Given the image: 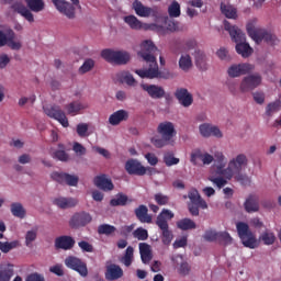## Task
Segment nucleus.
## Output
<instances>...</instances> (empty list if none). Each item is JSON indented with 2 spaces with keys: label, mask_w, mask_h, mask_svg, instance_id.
I'll list each match as a JSON object with an SVG mask.
<instances>
[{
  "label": "nucleus",
  "mask_w": 281,
  "mask_h": 281,
  "mask_svg": "<svg viewBox=\"0 0 281 281\" xmlns=\"http://www.w3.org/2000/svg\"><path fill=\"white\" fill-rule=\"evenodd\" d=\"M78 247H80L86 254H93V245H91L89 241L81 240L78 243Z\"/></svg>",
  "instance_id": "nucleus-60"
},
{
  "label": "nucleus",
  "mask_w": 281,
  "mask_h": 281,
  "mask_svg": "<svg viewBox=\"0 0 281 281\" xmlns=\"http://www.w3.org/2000/svg\"><path fill=\"white\" fill-rule=\"evenodd\" d=\"M134 214L139 223H153V215L148 214V206L140 204L134 210Z\"/></svg>",
  "instance_id": "nucleus-26"
},
{
  "label": "nucleus",
  "mask_w": 281,
  "mask_h": 281,
  "mask_svg": "<svg viewBox=\"0 0 281 281\" xmlns=\"http://www.w3.org/2000/svg\"><path fill=\"white\" fill-rule=\"evenodd\" d=\"M175 218V213L168 209H162V211L156 217V225L161 232V243L162 245H170L172 243V231H170V226L168 225V221H172Z\"/></svg>",
  "instance_id": "nucleus-6"
},
{
  "label": "nucleus",
  "mask_w": 281,
  "mask_h": 281,
  "mask_svg": "<svg viewBox=\"0 0 281 281\" xmlns=\"http://www.w3.org/2000/svg\"><path fill=\"white\" fill-rule=\"evenodd\" d=\"M168 14L171 19H177L181 16V4L177 2V0H173L171 4L168 8Z\"/></svg>",
  "instance_id": "nucleus-40"
},
{
  "label": "nucleus",
  "mask_w": 281,
  "mask_h": 281,
  "mask_svg": "<svg viewBox=\"0 0 281 281\" xmlns=\"http://www.w3.org/2000/svg\"><path fill=\"white\" fill-rule=\"evenodd\" d=\"M93 67H95V60H93L92 58H87L83 61V64L79 67L78 71L81 75L89 74V71H91Z\"/></svg>",
  "instance_id": "nucleus-43"
},
{
  "label": "nucleus",
  "mask_w": 281,
  "mask_h": 281,
  "mask_svg": "<svg viewBox=\"0 0 281 281\" xmlns=\"http://www.w3.org/2000/svg\"><path fill=\"white\" fill-rule=\"evenodd\" d=\"M199 131L202 137H217V139H221V137H223V132H221V128L210 123L201 124L199 126Z\"/></svg>",
  "instance_id": "nucleus-21"
},
{
  "label": "nucleus",
  "mask_w": 281,
  "mask_h": 281,
  "mask_svg": "<svg viewBox=\"0 0 281 281\" xmlns=\"http://www.w3.org/2000/svg\"><path fill=\"white\" fill-rule=\"evenodd\" d=\"M218 164L215 169L216 175H221L224 179L229 180L234 175L243 172V168L247 167L248 160L245 154H239L228 162V167L225 169V156L221 155Z\"/></svg>",
  "instance_id": "nucleus-2"
},
{
  "label": "nucleus",
  "mask_w": 281,
  "mask_h": 281,
  "mask_svg": "<svg viewBox=\"0 0 281 281\" xmlns=\"http://www.w3.org/2000/svg\"><path fill=\"white\" fill-rule=\"evenodd\" d=\"M157 46L150 40H146L140 44V50L138 56L147 64L148 68L136 69L135 74L139 78H147L148 80H155V78H162V80H168L170 78V72H164L159 70V65L157 64V57H155V50Z\"/></svg>",
  "instance_id": "nucleus-1"
},
{
  "label": "nucleus",
  "mask_w": 281,
  "mask_h": 281,
  "mask_svg": "<svg viewBox=\"0 0 281 281\" xmlns=\"http://www.w3.org/2000/svg\"><path fill=\"white\" fill-rule=\"evenodd\" d=\"M89 108V103L82 101H72L65 105L68 115H78L80 111H85Z\"/></svg>",
  "instance_id": "nucleus-28"
},
{
  "label": "nucleus",
  "mask_w": 281,
  "mask_h": 281,
  "mask_svg": "<svg viewBox=\"0 0 281 281\" xmlns=\"http://www.w3.org/2000/svg\"><path fill=\"white\" fill-rule=\"evenodd\" d=\"M117 228L115 226L110 225V224H101L98 227V234H104L105 236H111V234H114Z\"/></svg>",
  "instance_id": "nucleus-50"
},
{
  "label": "nucleus",
  "mask_w": 281,
  "mask_h": 281,
  "mask_svg": "<svg viewBox=\"0 0 281 281\" xmlns=\"http://www.w3.org/2000/svg\"><path fill=\"white\" fill-rule=\"evenodd\" d=\"M92 217L91 214L87 212H80L72 215L70 218L69 225L72 229H78V227H85V225H89L91 223Z\"/></svg>",
  "instance_id": "nucleus-20"
},
{
  "label": "nucleus",
  "mask_w": 281,
  "mask_h": 281,
  "mask_svg": "<svg viewBox=\"0 0 281 281\" xmlns=\"http://www.w3.org/2000/svg\"><path fill=\"white\" fill-rule=\"evenodd\" d=\"M173 95L184 109L192 106V103L194 102V97H192V93H190L187 88H178Z\"/></svg>",
  "instance_id": "nucleus-18"
},
{
  "label": "nucleus",
  "mask_w": 281,
  "mask_h": 281,
  "mask_svg": "<svg viewBox=\"0 0 281 281\" xmlns=\"http://www.w3.org/2000/svg\"><path fill=\"white\" fill-rule=\"evenodd\" d=\"M280 111H281V100L280 99L268 103L266 106V115L268 117H273V115H276V113H280Z\"/></svg>",
  "instance_id": "nucleus-34"
},
{
  "label": "nucleus",
  "mask_w": 281,
  "mask_h": 281,
  "mask_svg": "<svg viewBox=\"0 0 281 281\" xmlns=\"http://www.w3.org/2000/svg\"><path fill=\"white\" fill-rule=\"evenodd\" d=\"M72 150L77 155H86L87 154V148H85V146H82V144H80V143H74Z\"/></svg>",
  "instance_id": "nucleus-62"
},
{
  "label": "nucleus",
  "mask_w": 281,
  "mask_h": 281,
  "mask_svg": "<svg viewBox=\"0 0 281 281\" xmlns=\"http://www.w3.org/2000/svg\"><path fill=\"white\" fill-rule=\"evenodd\" d=\"M236 181L240 183L241 186H249L251 183V179L247 175H244L241 172L234 173Z\"/></svg>",
  "instance_id": "nucleus-55"
},
{
  "label": "nucleus",
  "mask_w": 281,
  "mask_h": 281,
  "mask_svg": "<svg viewBox=\"0 0 281 281\" xmlns=\"http://www.w3.org/2000/svg\"><path fill=\"white\" fill-rule=\"evenodd\" d=\"M65 265L68 269L76 271L81 276V278H87L89 276V269L87 268V262L82 259L74 256H69L65 259Z\"/></svg>",
  "instance_id": "nucleus-10"
},
{
  "label": "nucleus",
  "mask_w": 281,
  "mask_h": 281,
  "mask_svg": "<svg viewBox=\"0 0 281 281\" xmlns=\"http://www.w3.org/2000/svg\"><path fill=\"white\" fill-rule=\"evenodd\" d=\"M128 120V111L126 110H119L112 113L109 117V123L111 126H119L122 122H126Z\"/></svg>",
  "instance_id": "nucleus-30"
},
{
  "label": "nucleus",
  "mask_w": 281,
  "mask_h": 281,
  "mask_svg": "<svg viewBox=\"0 0 281 281\" xmlns=\"http://www.w3.org/2000/svg\"><path fill=\"white\" fill-rule=\"evenodd\" d=\"M121 79L122 82H126L128 87H135V85H137V80H135V77H133L131 72H123Z\"/></svg>",
  "instance_id": "nucleus-53"
},
{
  "label": "nucleus",
  "mask_w": 281,
  "mask_h": 281,
  "mask_svg": "<svg viewBox=\"0 0 281 281\" xmlns=\"http://www.w3.org/2000/svg\"><path fill=\"white\" fill-rule=\"evenodd\" d=\"M124 23H126V25H128V27L131 30H145L148 31L150 29L149 24L144 23L142 21H139V19H137V16L135 15H125L123 18Z\"/></svg>",
  "instance_id": "nucleus-22"
},
{
  "label": "nucleus",
  "mask_w": 281,
  "mask_h": 281,
  "mask_svg": "<svg viewBox=\"0 0 281 281\" xmlns=\"http://www.w3.org/2000/svg\"><path fill=\"white\" fill-rule=\"evenodd\" d=\"M179 67L182 71H188L192 67V58L190 55H182L179 59Z\"/></svg>",
  "instance_id": "nucleus-46"
},
{
  "label": "nucleus",
  "mask_w": 281,
  "mask_h": 281,
  "mask_svg": "<svg viewBox=\"0 0 281 281\" xmlns=\"http://www.w3.org/2000/svg\"><path fill=\"white\" fill-rule=\"evenodd\" d=\"M177 227L182 232H188L190 229H196V223L191 218L184 217L177 222Z\"/></svg>",
  "instance_id": "nucleus-36"
},
{
  "label": "nucleus",
  "mask_w": 281,
  "mask_h": 281,
  "mask_svg": "<svg viewBox=\"0 0 281 281\" xmlns=\"http://www.w3.org/2000/svg\"><path fill=\"white\" fill-rule=\"evenodd\" d=\"M196 159H200L204 166H210L214 161V156L203 153L201 149H195L191 153V164L196 166Z\"/></svg>",
  "instance_id": "nucleus-23"
},
{
  "label": "nucleus",
  "mask_w": 281,
  "mask_h": 281,
  "mask_svg": "<svg viewBox=\"0 0 281 281\" xmlns=\"http://www.w3.org/2000/svg\"><path fill=\"white\" fill-rule=\"evenodd\" d=\"M94 186L103 192H111L115 188L113 181L106 177V175L97 176L94 178Z\"/></svg>",
  "instance_id": "nucleus-25"
},
{
  "label": "nucleus",
  "mask_w": 281,
  "mask_h": 281,
  "mask_svg": "<svg viewBox=\"0 0 281 281\" xmlns=\"http://www.w3.org/2000/svg\"><path fill=\"white\" fill-rule=\"evenodd\" d=\"M132 5L137 16H142L143 19H148V16H157L158 14L157 7H146L139 1H134Z\"/></svg>",
  "instance_id": "nucleus-17"
},
{
  "label": "nucleus",
  "mask_w": 281,
  "mask_h": 281,
  "mask_svg": "<svg viewBox=\"0 0 281 281\" xmlns=\"http://www.w3.org/2000/svg\"><path fill=\"white\" fill-rule=\"evenodd\" d=\"M252 98L257 104H265V92H254Z\"/></svg>",
  "instance_id": "nucleus-63"
},
{
  "label": "nucleus",
  "mask_w": 281,
  "mask_h": 281,
  "mask_svg": "<svg viewBox=\"0 0 281 281\" xmlns=\"http://www.w3.org/2000/svg\"><path fill=\"white\" fill-rule=\"evenodd\" d=\"M122 276H124V270L120 266L112 263L106 267L105 279L109 281L120 280Z\"/></svg>",
  "instance_id": "nucleus-27"
},
{
  "label": "nucleus",
  "mask_w": 281,
  "mask_h": 281,
  "mask_svg": "<svg viewBox=\"0 0 281 281\" xmlns=\"http://www.w3.org/2000/svg\"><path fill=\"white\" fill-rule=\"evenodd\" d=\"M179 161H180L179 158L175 157V155H172V154H167L164 156V162L168 167L177 166V164H179Z\"/></svg>",
  "instance_id": "nucleus-56"
},
{
  "label": "nucleus",
  "mask_w": 281,
  "mask_h": 281,
  "mask_svg": "<svg viewBox=\"0 0 281 281\" xmlns=\"http://www.w3.org/2000/svg\"><path fill=\"white\" fill-rule=\"evenodd\" d=\"M127 203H128V195L124 193H117L116 196L110 201V205L112 207H117V206L124 207V205H126Z\"/></svg>",
  "instance_id": "nucleus-37"
},
{
  "label": "nucleus",
  "mask_w": 281,
  "mask_h": 281,
  "mask_svg": "<svg viewBox=\"0 0 281 281\" xmlns=\"http://www.w3.org/2000/svg\"><path fill=\"white\" fill-rule=\"evenodd\" d=\"M139 254L143 265H149L150 260H153V250L150 249V245L147 243H140Z\"/></svg>",
  "instance_id": "nucleus-32"
},
{
  "label": "nucleus",
  "mask_w": 281,
  "mask_h": 281,
  "mask_svg": "<svg viewBox=\"0 0 281 281\" xmlns=\"http://www.w3.org/2000/svg\"><path fill=\"white\" fill-rule=\"evenodd\" d=\"M221 12L226 19H236V8L231 4L221 3Z\"/></svg>",
  "instance_id": "nucleus-42"
},
{
  "label": "nucleus",
  "mask_w": 281,
  "mask_h": 281,
  "mask_svg": "<svg viewBox=\"0 0 281 281\" xmlns=\"http://www.w3.org/2000/svg\"><path fill=\"white\" fill-rule=\"evenodd\" d=\"M53 203L57 207H60V210H69V207H76L78 205V200L74 198H56Z\"/></svg>",
  "instance_id": "nucleus-31"
},
{
  "label": "nucleus",
  "mask_w": 281,
  "mask_h": 281,
  "mask_svg": "<svg viewBox=\"0 0 281 281\" xmlns=\"http://www.w3.org/2000/svg\"><path fill=\"white\" fill-rule=\"evenodd\" d=\"M74 245H76V239L71 236L63 235L55 239V247L57 249H64V251L74 249Z\"/></svg>",
  "instance_id": "nucleus-24"
},
{
  "label": "nucleus",
  "mask_w": 281,
  "mask_h": 281,
  "mask_svg": "<svg viewBox=\"0 0 281 281\" xmlns=\"http://www.w3.org/2000/svg\"><path fill=\"white\" fill-rule=\"evenodd\" d=\"M245 210L248 213L258 212L260 205L258 204V198L256 195H249L244 203Z\"/></svg>",
  "instance_id": "nucleus-33"
},
{
  "label": "nucleus",
  "mask_w": 281,
  "mask_h": 281,
  "mask_svg": "<svg viewBox=\"0 0 281 281\" xmlns=\"http://www.w3.org/2000/svg\"><path fill=\"white\" fill-rule=\"evenodd\" d=\"M44 112L48 117H52L53 120H57L64 128L69 127V120L67 119V115L65 114V111L60 109L58 105H50L47 108H44Z\"/></svg>",
  "instance_id": "nucleus-12"
},
{
  "label": "nucleus",
  "mask_w": 281,
  "mask_h": 281,
  "mask_svg": "<svg viewBox=\"0 0 281 281\" xmlns=\"http://www.w3.org/2000/svg\"><path fill=\"white\" fill-rule=\"evenodd\" d=\"M37 233L36 231H29L25 235V245L26 247H32L34 240H36Z\"/></svg>",
  "instance_id": "nucleus-58"
},
{
  "label": "nucleus",
  "mask_w": 281,
  "mask_h": 281,
  "mask_svg": "<svg viewBox=\"0 0 281 281\" xmlns=\"http://www.w3.org/2000/svg\"><path fill=\"white\" fill-rule=\"evenodd\" d=\"M195 65L201 71L207 70V63L205 59V53L203 50H195L194 52Z\"/></svg>",
  "instance_id": "nucleus-35"
},
{
  "label": "nucleus",
  "mask_w": 281,
  "mask_h": 281,
  "mask_svg": "<svg viewBox=\"0 0 281 281\" xmlns=\"http://www.w3.org/2000/svg\"><path fill=\"white\" fill-rule=\"evenodd\" d=\"M157 133L159 136H153L150 138V144L155 148H165V146H175V137H177V128L175 123L170 121H164L158 124Z\"/></svg>",
  "instance_id": "nucleus-3"
},
{
  "label": "nucleus",
  "mask_w": 281,
  "mask_h": 281,
  "mask_svg": "<svg viewBox=\"0 0 281 281\" xmlns=\"http://www.w3.org/2000/svg\"><path fill=\"white\" fill-rule=\"evenodd\" d=\"M11 213L16 218H23L26 214L25 209L23 207V204H21L19 202H14L11 204Z\"/></svg>",
  "instance_id": "nucleus-41"
},
{
  "label": "nucleus",
  "mask_w": 281,
  "mask_h": 281,
  "mask_svg": "<svg viewBox=\"0 0 281 281\" xmlns=\"http://www.w3.org/2000/svg\"><path fill=\"white\" fill-rule=\"evenodd\" d=\"M87 133H89V124L87 123H79L77 125V135L79 137H87Z\"/></svg>",
  "instance_id": "nucleus-57"
},
{
  "label": "nucleus",
  "mask_w": 281,
  "mask_h": 281,
  "mask_svg": "<svg viewBox=\"0 0 281 281\" xmlns=\"http://www.w3.org/2000/svg\"><path fill=\"white\" fill-rule=\"evenodd\" d=\"M236 228L244 247L248 249H256V247H258V239H256V235L249 229V224L238 222Z\"/></svg>",
  "instance_id": "nucleus-8"
},
{
  "label": "nucleus",
  "mask_w": 281,
  "mask_h": 281,
  "mask_svg": "<svg viewBox=\"0 0 281 281\" xmlns=\"http://www.w3.org/2000/svg\"><path fill=\"white\" fill-rule=\"evenodd\" d=\"M154 200L157 205H168V203H170V196L164 195V193H156Z\"/></svg>",
  "instance_id": "nucleus-52"
},
{
  "label": "nucleus",
  "mask_w": 281,
  "mask_h": 281,
  "mask_svg": "<svg viewBox=\"0 0 281 281\" xmlns=\"http://www.w3.org/2000/svg\"><path fill=\"white\" fill-rule=\"evenodd\" d=\"M145 159H147L149 166H157L159 164V158L153 153H147Z\"/></svg>",
  "instance_id": "nucleus-61"
},
{
  "label": "nucleus",
  "mask_w": 281,
  "mask_h": 281,
  "mask_svg": "<svg viewBox=\"0 0 281 281\" xmlns=\"http://www.w3.org/2000/svg\"><path fill=\"white\" fill-rule=\"evenodd\" d=\"M140 87L143 91H146L151 100H161L164 98L168 100L170 98V94H167L166 89L161 86L143 83Z\"/></svg>",
  "instance_id": "nucleus-13"
},
{
  "label": "nucleus",
  "mask_w": 281,
  "mask_h": 281,
  "mask_svg": "<svg viewBox=\"0 0 281 281\" xmlns=\"http://www.w3.org/2000/svg\"><path fill=\"white\" fill-rule=\"evenodd\" d=\"M203 238L206 240V243H216V240H218V232L215 229H206Z\"/></svg>",
  "instance_id": "nucleus-51"
},
{
  "label": "nucleus",
  "mask_w": 281,
  "mask_h": 281,
  "mask_svg": "<svg viewBox=\"0 0 281 281\" xmlns=\"http://www.w3.org/2000/svg\"><path fill=\"white\" fill-rule=\"evenodd\" d=\"M259 239L263 241V245H273L276 243V234L271 231H266L260 235Z\"/></svg>",
  "instance_id": "nucleus-44"
},
{
  "label": "nucleus",
  "mask_w": 281,
  "mask_h": 281,
  "mask_svg": "<svg viewBox=\"0 0 281 281\" xmlns=\"http://www.w3.org/2000/svg\"><path fill=\"white\" fill-rule=\"evenodd\" d=\"M58 148L60 149L54 153L55 159H58V161H69V154L65 151V145L59 144Z\"/></svg>",
  "instance_id": "nucleus-48"
},
{
  "label": "nucleus",
  "mask_w": 281,
  "mask_h": 281,
  "mask_svg": "<svg viewBox=\"0 0 281 281\" xmlns=\"http://www.w3.org/2000/svg\"><path fill=\"white\" fill-rule=\"evenodd\" d=\"M26 281H45V278L38 273H31L27 276Z\"/></svg>",
  "instance_id": "nucleus-64"
},
{
  "label": "nucleus",
  "mask_w": 281,
  "mask_h": 281,
  "mask_svg": "<svg viewBox=\"0 0 281 281\" xmlns=\"http://www.w3.org/2000/svg\"><path fill=\"white\" fill-rule=\"evenodd\" d=\"M233 240L234 239L232 238V235H229V233L227 232L217 233V243H220V245H224V246L232 245Z\"/></svg>",
  "instance_id": "nucleus-45"
},
{
  "label": "nucleus",
  "mask_w": 281,
  "mask_h": 281,
  "mask_svg": "<svg viewBox=\"0 0 281 281\" xmlns=\"http://www.w3.org/2000/svg\"><path fill=\"white\" fill-rule=\"evenodd\" d=\"M52 3L61 14H65L67 19H76V8L74 4L67 2L66 0H52Z\"/></svg>",
  "instance_id": "nucleus-16"
},
{
  "label": "nucleus",
  "mask_w": 281,
  "mask_h": 281,
  "mask_svg": "<svg viewBox=\"0 0 281 281\" xmlns=\"http://www.w3.org/2000/svg\"><path fill=\"white\" fill-rule=\"evenodd\" d=\"M26 7L22 2H13L10 5V9L13 12H16L23 19H25L29 23H34V13L32 12H43L45 10V1L43 0H24Z\"/></svg>",
  "instance_id": "nucleus-5"
},
{
  "label": "nucleus",
  "mask_w": 281,
  "mask_h": 281,
  "mask_svg": "<svg viewBox=\"0 0 281 281\" xmlns=\"http://www.w3.org/2000/svg\"><path fill=\"white\" fill-rule=\"evenodd\" d=\"M12 276H14V270L12 269L0 270V281H10Z\"/></svg>",
  "instance_id": "nucleus-59"
},
{
  "label": "nucleus",
  "mask_w": 281,
  "mask_h": 281,
  "mask_svg": "<svg viewBox=\"0 0 281 281\" xmlns=\"http://www.w3.org/2000/svg\"><path fill=\"white\" fill-rule=\"evenodd\" d=\"M209 181H211L212 183H214V186H216V188H218L221 190V188H225V186H227V178H223V177H210Z\"/></svg>",
  "instance_id": "nucleus-54"
},
{
  "label": "nucleus",
  "mask_w": 281,
  "mask_h": 281,
  "mask_svg": "<svg viewBox=\"0 0 281 281\" xmlns=\"http://www.w3.org/2000/svg\"><path fill=\"white\" fill-rule=\"evenodd\" d=\"M246 32L257 45H260L262 41L268 45H277L279 43L278 36L276 34L265 30V29H256V23L254 21L248 22L246 25Z\"/></svg>",
  "instance_id": "nucleus-7"
},
{
  "label": "nucleus",
  "mask_w": 281,
  "mask_h": 281,
  "mask_svg": "<svg viewBox=\"0 0 281 281\" xmlns=\"http://www.w3.org/2000/svg\"><path fill=\"white\" fill-rule=\"evenodd\" d=\"M224 30L229 33V36L234 43H236L235 49L239 56L243 58H249L254 54V48L249 45V43L245 42L246 36L245 33L238 26L232 25L229 21H224Z\"/></svg>",
  "instance_id": "nucleus-4"
},
{
  "label": "nucleus",
  "mask_w": 281,
  "mask_h": 281,
  "mask_svg": "<svg viewBox=\"0 0 281 281\" xmlns=\"http://www.w3.org/2000/svg\"><path fill=\"white\" fill-rule=\"evenodd\" d=\"M16 247H21V241H0V251H2V254H10V251L16 249Z\"/></svg>",
  "instance_id": "nucleus-38"
},
{
  "label": "nucleus",
  "mask_w": 281,
  "mask_h": 281,
  "mask_svg": "<svg viewBox=\"0 0 281 281\" xmlns=\"http://www.w3.org/2000/svg\"><path fill=\"white\" fill-rule=\"evenodd\" d=\"M132 234L136 240H148V231L144 227L136 228Z\"/></svg>",
  "instance_id": "nucleus-49"
},
{
  "label": "nucleus",
  "mask_w": 281,
  "mask_h": 281,
  "mask_svg": "<svg viewBox=\"0 0 281 281\" xmlns=\"http://www.w3.org/2000/svg\"><path fill=\"white\" fill-rule=\"evenodd\" d=\"M125 170L127 175H135L136 177H144L146 175V167L139 160L133 158L125 162Z\"/></svg>",
  "instance_id": "nucleus-19"
},
{
  "label": "nucleus",
  "mask_w": 281,
  "mask_h": 281,
  "mask_svg": "<svg viewBox=\"0 0 281 281\" xmlns=\"http://www.w3.org/2000/svg\"><path fill=\"white\" fill-rule=\"evenodd\" d=\"M262 85V76L260 74L248 75L243 78L239 89L241 93H248V91H254Z\"/></svg>",
  "instance_id": "nucleus-11"
},
{
  "label": "nucleus",
  "mask_w": 281,
  "mask_h": 281,
  "mask_svg": "<svg viewBox=\"0 0 281 281\" xmlns=\"http://www.w3.org/2000/svg\"><path fill=\"white\" fill-rule=\"evenodd\" d=\"M250 71H254V65L251 64H234L227 69V75L229 78H240V76H247Z\"/></svg>",
  "instance_id": "nucleus-15"
},
{
  "label": "nucleus",
  "mask_w": 281,
  "mask_h": 281,
  "mask_svg": "<svg viewBox=\"0 0 281 281\" xmlns=\"http://www.w3.org/2000/svg\"><path fill=\"white\" fill-rule=\"evenodd\" d=\"M101 58L106 63H113L114 65H126L131 60V54L124 50H113L105 48L101 52Z\"/></svg>",
  "instance_id": "nucleus-9"
},
{
  "label": "nucleus",
  "mask_w": 281,
  "mask_h": 281,
  "mask_svg": "<svg viewBox=\"0 0 281 281\" xmlns=\"http://www.w3.org/2000/svg\"><path fill=\"white\" fill-rule=\"evenodd\" d=\"M15 36L16 34L14 33V31L9 30V40L7 45L8 47H10V49H13L14 52H19V49L23 47V44L21 42L14 41Z\"/></svg>",
  "instance_id": "nucleus-39"
},
{
  "label": "nucleus",
  "mask_w": 281,
  "mask_h": 281,
  "mask_svg": "<svg viewBox=\"0 0 281 281\" xmlns=\"http://www.w3.org/2000/svg\"><path fill=\"white\" fill-rule=\"evenodd\" d=\"M188 199H190L191 203L189 205H200L201 210H207V202L201 198L199 191L196 189H192L188 193Z\"/></svg>",
  "instance_id": "nucleus-29"
},
{
  "label": "nucleus",
  "mask_w": 281,
  "mask_h": 281,
  "mask_svg": "<svg viewBox=\"0 0 281 281\" xmlns=\"http://www.w3.org/2000/svg\"><path fill=\"white\" fill-rule=\"evenodd\" d=\"M50 177L53 181H56L61 186H70L71 188H76V186H78V181H80L78 176H74L65 172H58V171L53 172Z\"/></svg>",
  "instance_id": "nucleus-14"
},
{
  "label": "nucleus",
  "mask_w": 281,
  "mask_h": 281,
  "mask_svg": "<svg viewBox=\"0 0 281 281\" xmlns=\"http://www.w3.org/2000/svg\"><path fill=\"white\" fill-rule=\"evenodd\" d=\"M133 254H135V249L132 246H128L125 250V255L122 258V262L125 265V267H131V265H133Z\"/></svg>",
  "instance_id": "nucleus-47"
}]
</instances>
